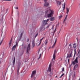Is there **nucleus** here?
<instances>
[{
    "mask_svg": "<svg viewBox=\"0 0 80 80\" xmlns=\"http://www.w3.org/2000/svg\"><path fill=\"white\" fill-rule=\"evenodd\" d=\"M12 38H11V40H10V41L9 42H12Z\"/></svg>",
    "mask_w": 80,
    "mask_h": 80,
    "instance_id": "a18cd8bd",
    "label": "nucleus"
},
{
    "mask_svg": "<svg viewBox=\"0 0 80 80\" xmlns=\"http://www.w3.org/2000/svg\"><path fill=\"white\" fill-rule=\"evenodd\" d=\"M79 80H80V79H79Z\"/></svg>",
    "mask_w": 80,
    "mask_h": 80,
    "instance_id": "bf43d9fd",
    "label": "nucleus"
},
{
    "mask_svg": "<svg viewBox=\"0 0 80 80\" xmlns=\"http://www.w3.org/2000/svg\"><path fill=\"white\" fill-rule=\"evenodd\" d=\"M19 66H20V63H19L18 64Z\"/></svg>",
    "mask_w": 80,
    "mask_h": 80,
    "instance_id": "09e8293b",
    "label": "nucleus"
},
{
    "mask_svg": "<svg viewBox=\"0 0 80 80\" xmlns=\"http://www.w3.org/2000/svg\"><path fill=\"white\" fill-rule=\"evenodd\" d=\"M78 57H77L74 60V61L72 62V64L73 65H75L76 63H78Z\"/></svg>",
    "mask_w": 80,
    "mask_h": 80,
    "instance_id": "20e7f679",
    "label": "nucleus"
},
{
    "mask_svg": "<svg viewBox=\"0 0 80 80\" xmlns=\"http://www.w3.org/2000/svg\"><path fill=\"white\" fill-rule=\"evenodd\" d=\"M75 74H73V75H72V77L73 78H74L75 77Z\"/></svg>",
    "mask_w": 80,
    "mask_h": 80,
    "instance_id": "e433bc0d",
    "label": "nucleus"
},
{
    "mask_svg": "<svg viewBox=\"0 0 80 80\" xmlns=\"http://www.w3.org/2000/svg\"><path fill=\"white\" fill-rule=\"evenodd\" d=\"M4 1H12V0H3Z\"/></svg>",
    "mask_w": 80,
    "mask_h": 80,
    "instance_id": "4c0bfd02",
    "label": "nucleus"
},
{
    "mask_svg": "<svg viewBox=\"0 0 80 80\" xmlns=\"http://www.w3.org/2000/svg\"><path fill=\"white\" fill-rule=\"evenodd\" d=\"M32 47H34L35 46V41L33 40L32 42Z\"/></svg>",
    "mask_w": 80,
    "mask_h": 80,
    "instance_id": "dca6fc26",
    "label": "nucleus"
},
{
    "mask_svg": "<svg viewBox=\"0 0 80 80\" xmlns=\"http://www.w3.org/2000/svg\"><path fill=\"white\" fill-rule=\"evenodd\" d=\"M7 29L6 28L5 32V33H6V32H7Z\"/></svg>",
    "mask_w": 80,
    "mask_h": 80,
    "instance_id": "c9c22d12",
    "label": "nucleus"
},
{
    "mask_svg": "<svg viewBox=\"0 0 80 80\" xmlns=\"http://www.w3.org/2000/svg\"><path fill=\"white\" fill-rule=\"evenodd\" d=\"M40 44H41V42H40L38 44V46H40Z\"/></svg>",
    "mask_w": 80,
    "mask_h": 80,
    "instance_id": "c03bdc74",
    "label": "nucleus"
},
{
    "mask_svg": "<svg viewBox=\"0 0 80 80\" xmlns=\"http://www.w3.org/2000/svg\"><path fill=\"white\" fill-rule=\"evenodd\" d=\"M36 74V71L34 70L32 71L31 74V77L32 78H33V80H35L36 78L35 77V74Z\"/></svg>",
    "mask_w": 80,
    "mask_h": 80,
    "instance_id": "f03ea898",
    "label": "nucleus"
},
{
    "mask_svg": "<svg viewBox=\"0 0 80 80\" xmlns=\"http://www.w3.org/2000/svg\"><path fill=\"white\" fill-rule=\"evenodd\" d=\"M78 64H76L75 66L74 67V68H73V70L74 71V70H75L76 68H77V67H78Z\"/></svg>",
    "mask_w": 80,
    "mask_h": 80,
    "instance_id": "ddd939ff",
    "label": "nucleus"
},
{
    "mask_svg": "<svg viewBox=\"0 0 80 80\" xmlns=\"http://www.w3.org/2000/svg\"><path fill=\"white\" fill-rule=\"evenodd\" d=\"M49 19H48L46 21H47V22H48V21H49Z\"/></svg>",
    "mask_w": 80,
    "mask_h": 80,
    "instance_id": "ea45409f",
    "label": "nucleus"
},
{
    "mask_svg": "<svg viewBox=\"0 0 80 80\" xmlns=\"http://www.w3.org/2000/svg\"><path fill=\"white\" fill-rule=\"evenodd\" d=\"M2 41L1 42H0V45H1V44H2Z\"/></svg>",
    "mask_w": 80,
    "mask_h": 80,
    "instance_id": "37998d69",
    "label": "nucleus"
},
{
    "mask_svg": "<svg viewBox=\"0 0 80 80\" xmlns=\"http://www.w3.org/2000/svg\"><path fill=\"white\" fill-rule=\"evenodd\" d=\"M41 54H40V55H39V58H38V59H39L40 58V57H41Z\"/></svg>",
    "mask_w": 80,
    "mask_h": 80,
    "instance_id": "7c9ffc66",
    "label": "nucleus"
},
{
    "mask_svg": "<svg viewBox=\"0 0 80 80\" xmlns=\"http://www.w3.org/2000/svg\"><path fill=\"white\" fill-rule=\"evenodd\" d=\"M47 0H44V2H45V3L44 4V6L46 7V6H48L49 5V3H47Z\"/></svg>",
    "mask_w": 80,
    "mask_h": 80,
    "instance_id": "0eeeda50",
    "label": "nucleus"
},
{
    "mask_svg": "<svg viewBox=\"0 0 80 80\" xmlns=\"http://www.w3.org/2000/svg\"><path fill=\"white\" fill-rule=\"evenodd\" d=\"M45 38V37H43L40 40V42H41L42 41V40H43V38Z\"/></svg>",
    "mask_w": 80,
    "mask_h": 80,
    "instance_id": "bb28decb",
    "label": "nucleus"
},
{
    "mask_svg": "<svg viewBox=\"0 0 80 80\" xmlns=\"http://www.w3.org/2000/svg\"><path fill=\"white\" fill-rule=\"evenodd\" d=\"M1 63V62L0 61V64Z\"/></svg>",
    "mask_w": 80,
    "mask_h": 80,
    "instance_id": "6e6d98bb",
    "label": "nucleus"
},
{
    "mask_svg": "<svg viewBox=\"0 0 80 80\" xmlns=\"http://www.w3.org/2000/svg\"><path fill=\"white\" fill-rule=\"evenodd\" d=\"M51 64H50L49 66L48 69V72H51Z\"/></svg>",
    "mask_w": 80,
    "mask_h": 80,
    "instance_id": "9d476101",
    "label": "nucleus"
},
{
    "mask_svg": "<svg viewBox=\"0 0 80 80\" xmlns=\"http://www.w3.org/2000/svg\"><path fill=\"white\" fill-rule=\"evenodd\" d=\"M63 0H63L62 1V2H63Z\"/></svg>",
    "mask_w": 80,
    "mask_h": 80,
    "instance_id": "13d9d810",
    "label": "nucleus"
},
{
    "mask_svg": "<svg viewBox=\"0 0 80 80\" xmlns=\"http://www.w3.org/2000/svg\"><path fill=\"white\" fill-rule=\"evenodd\" d=\"M57 3L58 4V5H60V4H61V2H60L58 1H57Z\"/></svg>",
    "mask_w": 80,
    "mask_h": 80,
    "instance_id": "6ab92c4d",
    "label": "nucleus"
},
{
    "mask_svg": "<svg viewBox=\"0 0 80 80\" xmlns=\"http://www.w3.org/2000/svg\"><path fill=\"white\" fill-rule=\"evenodd\" d=\"M76 39H77V40L78 42V38H77Z\"/></svg>",
    "mask_w": 80,
    "mask_h": 80,
    "instance_id": "3c124183",
    "label": "nucleus"
},
{
    "mask_svg": "<svg viewBox=\"0 0 80 80\" xmlns=\"http://www.w3.org/2000/svg\"><path fill=\"white\" fill-rule=\"evenodd\" d=\"M65 75V74L63 73V74H62V75L61 76V77H63V75Z\"/></svg>",
    "mask_w": 80,
    "mask_h": 80,
    "instance_id": "a19ab883",
    "label": "nucleus"
},
{
    "mask_svg": "<svg viewBox=\"0 0 80 80\" xmlns=\"http://www.w3.org/2000/svg\"><path fill=\"white\" fill-rule=\"evenodd\" d=\"M70 55L67 54V56L66 57L67 58H70Z\"/></svg>",
    "mask_w": 80,
    "mask_h": 80,
    "instance_id": "a878e982",
    "label": "nucleus"
},
{
    "mask_svg": "<svg viewBox=\"0 0 80 80\" xmlns=\"http://www.w3.org/2000/svg\"><path fill=\"white\" fill-rule=\"evenodd\" d=\"M43 25H46L47 24V22L46 20H43L42 21Z\"/></svg>",
    "mask_w": 80,
    "mask_h": 80,
    "instance_id": "f8f14e48",
    "label": "nucleus"
},
{
    "mask_svg": "<svg viewBox=\"0 0 80 80\" xmlns=\"http://www.w3.org/2000/svg\"><path fill=\"white\" fill-rule=\"evenodd\" d=\"M55 30H56V29H55V30L54 32V33H55Z\"/></svg>",
    "mask_w": 80,
    "mask_h": 80,
    "instance_id": "603ef678",
    "label": "nucleus"
},
{
    "mask_svg": "<svg viewBox=\"0 0 80 80\" xmlns=\"http://www.w3.org/2000/svg\"><path fill=\"white\" fill-rule=\"evenodd\" d=\"M17 42H16V44L14 46L12 47V50H15V48H16V47H17Z\"/></svg>",
    "mask_w": 80,
    "mask_h": 80,
    "instance_id": "1a4fd4ad",
    "label": "nucleus"
},
{
    "mask_svg": "<svg viewBox=\"0 0 80 80\" xmlns=\"http://www.w3.org/2000/svg\"><path fill=\"white\" fill-rule=\"evenodd\" d=\"M76 54V51H75V53H74V58H75Z\"/></svg>",
    "mask_w": 80,
    "mask_h": 80,
    "instance_id": "473e14b6",
    "label": "nucleus"
},
{
    "mask_svg": "<svg viewBox=\"0 0 80 80\" xmlns=\"http://www.w3.org/2000/svg\"><path fill=\"white\" fill-rule=\"evenodd\" d=\"M12 45V42H9V47H10V46Z\"/></svg>",
    "mask_w": 80,
    "mask_h": 80,
    "instance_id": "393cba45",
    "label": "nucleus"
},
{
    "mask_svg": "<svg viewBox=\"0 0 80 80\" xmlns=\"http://www.w3.org/2000/svg\"><path fill=\"white\" fill-rule=\"evenodd\" d=\"M24 32L23 31H21L20 32V38L21 39L22 38V36L23 35V33Z\"/></svg>",
    "mask_w": 80,
    "mask_h": 80,
    "instance_id": "6e6552de",
    "label": "nucleus"
},
{
    "mask_svg": "<svg viewBox=\"0 0 80 80\" xmlns=\"http://www.w3.org/2000/svg\"><path fill=\"white\" fill-rule=\"evenodd\" d=\"M62 15H61L59 16V19H60V18H62Z\"/></svg>",
    "mask_w": 80,
    "mask_h": 80,
    "instance_id": "c85d7f7f",
    "label": "nucleus"
},
{
    "mask_svg": "<svg viewBox=\"0 0 80 80\" xmlns=\"http://www.w3.org/2000/svg\"><path fill=\"white\" fill-rule=\"evenodd\" d=\"M69 46L70 47L72 48V44H69Z\"/></svg>",
    "mask_w": 80,
    "mask_h": 80,
    "instance_id": "58836bf2",
    "label": "nucleus"
},
{
    "mask_svg": "<svg viewBox=\"0 0 80 80\" xmlns=\"http://www.w3.org/2000/svg\"><path fill=\"white\" fill-rule=\"evenodd\" d=\"M44 43H45V45L46 46L47 45V44L48 43V41L47 40V39H46L45 40Z\"/></svg>",
    "mask_w": 80,
    "mask_h": 80,
    "instance_id": "a211bd4d",
    "label": "nucleus"
},
{
    "mask_svg": "<svg viewBox=\"0 0 80 80\" xmlns=\"http://www.w3.org/2000/svg\"><path fill=\"white\" fill-rule=\"evenodd\" d=\"M69 60H70V59H69L68 60V62H69Z\"/></svg>",
    "mask_w": 80,
    "mask_h": 80,
    "instance_id": "8fccbe9b",
    "label": "nucleus"
},
{
    "mask_svg": "<svg viewBox=\"0 0 80 80\" xmlns=\"http://www.w3.org/2000/svg\"><path fill=\"white\" fill-rule=\"evenodd\" d=\"M73 48H75L77 47V44H74L73 45Z\"/></svg>",
    "mask_w": 80,
    "mask_h": 80,
    "instance_id": "412c9836",
    "label": "nucleus"
},
{
    "mask_svg": "<svg viewBox=\"0 0 80 80\" xmlns=\"http://www.w3.org/2000/svg\"><path fill=\"white\" fill-rule=\"evenodd\" d=\"M15 58H14V60L13 61V66L15 65Z\"/></svg>",
    "mask_w": 80,
    "mask_h": 80,
    "instance_id": "4be33fe9",
    "label": "nucleus"
},
{
    "mask_svg": "<svg viewBox=\"0 0 80 80\" xmlns=\"http://www.w3.org/2000/svg\"><path fill=\"white\" fill-rule=\"evenodd\" d=\"M57 54V50H55L54 51V52L53 55V58L52 60H55V55Z\"/></svg>",
    "mask_w": 80,
    "mask_h": 80,
    "instance_id": "39448f33",
    "label": "nucleus"
},
{
    "mask_svg": "<svg viewBox=\"0 0 80 80\" xmlns=\"http://www.w3.org/2000/svg\"><path fill=\"white\" fill-rule=\"evenodd\" d=\"M57 39H56L55 40L54 43L56 44V42H57Z\"/></svg>",
    "mask_w": 80,
    "mask_h": 80,
    "instance_id": "c756f323",
    "label": "nucleus"
},
{
    "mask_svg": "<svg viewBox=\"0 0 80 80\" xmlns=\"http://www.w3.org/2000/svg\"><path fill=\"white\" fill-rule=\"evenodd\" d=\"M69 53H70L69 54V56L70 57H72V53H73V52L72 51V50L70 51Z\"/></svg>",
    "mask_w": 80,
    "mask_h": 80,
    "instance_id": "4468645a",
    "label": "nucleus"
},
{
    "mask_svg": "<svg viewBox=\"0 0 80 80\" xmlns=\"http://www.w3.org/2000/svg\"><path fill=\"white\" fill-rule=\"evenodd\" d=\"M14 8L15 9H17H17H18V7H16V8L15 7H14Z\"/></svg>",
    "mask_w": 80,
    "mask_h": 80,
    "instance_id": "79ce46f5",
    "label": "nucleus"
},
{
    "mask_svg": "<svg viewBox=\"0 0 80 80\" xmlns=\"http://www.w3.org/2000/svg\"><path fill=\"white\" fill-rule=\"evenodd\" d=\"M55 44H55L54 43L52 46V48H53V47H55Z\"/></svg>",
    "mask_w": 80,
    "mask_h": 80,
    "instance_id": "cd10ccee",
    "label": "nucleus"
},
{
    "mask_svg": "<svg viewBox=\"0 0 80 80\" xmlns=\"http://www.w3.org/2000/svg\"><path fill=\"white\" fill-rule=\"evenodd\" d=\"M49 27H50V25H48L47 27V28H48Z\"/></svg>",
    "mask_w": 80,
    "mask_h": 80,
    "instance_id": "de8ad7c7",
    "label": "nucleus"
},
{
    "mask_svg": "<svg viewBox=\"0 0 80 80\" xmlns=\"http://www.w3.org/2000/svg\"><path fill=\"white\" fill-rule=\"evenodd\" d=\"M64 68H63L62 69V72H64Z\"/></svg>",
    "mask_w": 80,
    "mask_h": 80,
    "instance_id": "f704fd0d",
    "label": "nucleus"
},
{
    "mask_svg": "<svg viewBox=\"0 0 80 80\" xmlns=\"http://www.w3.org/2000/svg\"><path fill=\"white\" fill-rule=\"evenodd\" d=\"M38 33H37L35 36V38H36V37H37V36H38Z\"/></svg>",
    "mask_w": 80,
    "mask_h": 80,
    "instance_id": "2f4dec72",
    "label": "nucleus"
},
{
    "mask_svg": "<svg viewBox=\"0 0 80 80\" xmlns=\"http://www.w3.org/2000/svg\"><path fill=\"white\" fill-rule=\"evenodd\" d=\"M40 29V32H43V31H44V30H45V27L44 26H42Z\"/></svg>",
    "mask_w": 80,
    "mask_h": 80,
    "instance_id": "423d86ee",
    "label": "nucleus"
},
{
    "mask_svg": "<svg viewBox=\"0 0 80 80\" xmlns=\"http://www.w3.org/2000/svg\"><path fill=\"white\" fill-rule=\"evenodd\" d=\"M17 14H18V15L19 14V11H17Z\"/></svg>",
    "mask_w": 80,
    "mask_h": 80,
    "instance_id": "72a5a7b5",
    "label": "nucleus"
},
{
    "mask_svg": "<svg viewBox=\"0 0 80 80\" xmlns=\"http://www.w3.org/2000/svg\"><path fill=\"white\" fill-rule=\"evenodd\" d=\"M18 71H19V70L18 69L17 71L18 74L19 73V72H18Z\"/></svg>",
    "mask_w": 80,
    "mask_h": 80,
    "instance_id": "49530a36",
    "label": "nucleus"
},
{
    "mask_svg": "<svg viewBox=\"0 0 80 80\" xmlns=\"http://www.w3.org/2000/svg\"><path fill=\"white\" fill-rule=\"evenodd\" d=\"M4 38H5V36H4V38H3V39H4Z\"/></svg>",
    "mask_w": 80,
    "mask_h": 80,
    "instance_id": "864d4df0",
    "label": "nucleus"
},
{
    "mask_svg": "<svg viewBox=\"0 0 80 80\" xmlns=\"http://www.w3.org/2000/svg\"><path fill=\"white\" fill-rule=\"evenodd\" d=\"M66 10H67L66 13H67V14H68V12H69V9H68V8H67Z\"/></svg>",
    "mask_w": 80,
    "mask_h": 80,
    "instance_id": "aec40b11",
    "label": "nucleus"
},
{
    "mask_svg": "<svg viewBox=\"0 0 80 80\" xmlns=\"http://www.w3.org/2000/svg\"><path fill=\"white\" fill-rule=\"evenodd\" d=\"M56 77H57V76H56Z\"/></svg>",
    "mask_w": 80,
    "mask_h": 80,
    "instance_id": "4d7b16f0",
    "label": "nucleus"
},
{
    "mask_svg": "<svg viewBox=\"0 0 80 80\" xmlns=\"http://www.w3.org/2000/svg\"><path fill=\"white\" fill-rule=\"evenodd\" d=\"M55 20V17H52L50 18V21H54Z\"/></svg>",
    "mask_w": 80,
    "mask_h": 80,
    "instance_id": "9b49d317",
    "label": "nucleus"
},
{
    "mask_svg": "<svg viewBox=\"0 0 80 80\" xmlns=\"http://www.w3.org/2000/svg\"><path fill=\"white\" fill-rule=\"evenodd\" d=\"M30 50V44H29L27 47V54H28Z\"/></svg>",
    "mask_w": 80,
    "mask_h": 80,
    "instance_id": "7ed1b4c3",
    "label": "nucleus"
},
{
    "mask_svg": "<svg viewBox=\"0 0 80 80\" xmlns=\"http://www.w3.org/2000/svg\"><path fill=\"white\" fill-rule=\"evenodd\" d=\"M79 55L78 56V58H80V50H79L78 52V54H79Z\"/></svg>",
    "mask_w": 80,
    "mask_h": 80,
    "instance_id": "b1692460",
    "label": "nucleus"
},
{
    "mask_svg": "<svg viewBox=\"0 0 80 80\" xmlns=\"http://www.w3.org/2000/svg\"><path fill=\"white\" fill-rule=\"evenodd\" d=\"M45 14L48 18L52 17L54 14V11L53 10H48L45 11Z\"/></svg>",
    "mask_w": 80,
    "mask_h": 80,
    "instance_id": "f257e3e1",
    "label": "nucleus"
},
{
    "mask_svg": "<svg viewBox=\"0 0 80 80\" xmlns=\"http://www.w3.org/2000/svg\"><path fill=\"white\" fill-rule=\"evenodd\" d=\"M61 77H61V76L59 77L60 78H61Z\"/></svg>",
    "mask_w": 80,
    "mask_h": 80,
    "instance_id": "5fc2aeb1",
    "label": "nucleus"
},
{
    "mask_svg": "<svg viewBox=\"0 0 80 80\" xmlns=\"http://www.w3.org/2000/svg\"><path fill=\"white\" fill-rule=\"evenodd\" d=\"M68 16L67 15H66V16L65 17V18L64 20L63 23H65V22L67 21V19Z\"/></svg>",
    "mask_w": 80,
    "mask_h": 80,
    "instance_id": "f3484780",
    "label": "nucleus"
},
{
    "mask_svg": "<svg viewBox=\"0 0 80 80\" xmlns=\"http://www.w3.org/2000/svg\"><path fill=\"white\" fill-rule=\"evenodd\" d=\"M0 23H3V19H2L0 20Z\"/></svg>",
    "mask_w": 80,
    "mask_h": 80,
    "instance_id": "5701e85b",
    "label": "nucleus"
},
{
    "mask_svg": "<svg viewBox=\"0 0 80 80\" xmlns=\"http://www.w3.org/2000/svg\"><path fill=\"white\" fill-rule=\"evenodd\" d=\"M62 8H63V10L62 12L65 10V3H64V4H62Z\"/></svg>",
    "mask_w": 80,
    "mask_h": 80,
    "instance_id": "2eb2a0df",
    "label": "nucleus"
}]
</instances>
